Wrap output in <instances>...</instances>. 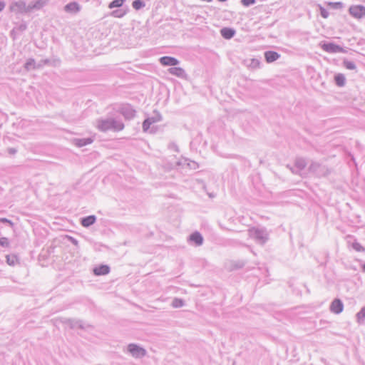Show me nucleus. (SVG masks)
Masks as SVG:
<instances>
[{"label":"nucleus","mask_w":365,"mask_h":365,"mask_svg":"<svg viewBox=\"0 0 365 365\" xmlns=\"http://www.w3.org/2000/svg\"><path fill=\"white\" fill-rule=\"evenodd\" d=\"M96 128L103 132H106L109 130L120 131L124 128V124L118 119L113 118L105 119L101 118L96 120Z\"/></svg>","instance_id":"1"},{"label":"nucleus","mask_w":365,"mask_h":365,"mask_svg":"<svg viewBox=\"0 0 365 365\" xmlns=\"http://www.w3.org/2000/svg\"><path fill=\"white\" fill-rule=\"evenodd\" d=\"M249 236L257 243L264 245L269 240V232L264 227H252L248 230Z\"/></svg>","instance_id":"2"},{"label":"nucleus","mask_w":365,"mask_h":365,"mask_svg":"<svg viewBox=\"0 0 365 365\" xmlns=\"http://www.w3.org/2000/svg\"><path fill=\"white\" fill-rule=\"evenodd\" d=\"M127 352L135 359H141L147 354V351L136 344H129L127 346Z\"/></svg>","instance_id":"3"},{"label":"nucleus","mask_w":365,"mask_h":365,"mask_svg":"<svg viewBox=\"0 0 365 365\" xmlns=\"http://www.w3.org/2000/svg\"><path fill=\"white\" fill-rule=\"evenodd\" d=\"M162 120V116L160 113L158 111H154L153 115L150 117L147 118L143 123V131L147 132L150 125L153 123L159 122Z\"/></svg>","instance_id":"4"},{"label":"nucleus","mask_w":365,"mask_h":365,"mask_svg":"<svg viewBox=\"0 0 365 365\" xmlns=\"http://www.w3.org/2000/svg\"><path fill=\"white\" fill-rule=\"evenodd\" d=\"M322 48L323 49V51L330 53L346 52L342 47L334 43H324L322 45Z\"/></svg>","instance_id":"5"},{"label":"nucleus","mask_w":365,"mask_h":365,"mask_svg":"<svg viewBox=\"0 0 365 365\" xmlns=\"http://www.w3.org/2000/svg\"><path fill=\"white\" fill-rule=\"evenodd\" d=\"M349 14L356 19H361L365 16V6L361 5L351 6L349 9Z\"/></svg>","instance_id":"6"},{"label":"nucleus","mask_w":365,"mask_h":365,"mask_svg":"<svg viewBox=\"0 0 365 365\" xmlns=\"http://www.w3.org/2000/svg\"><path fill=\"white\" fill-rule=\"evenodd\" d=\"M309 170L317 176L325 175L326 169L318 163H312L309 167Z\"/></svg>","instance_id":"7"},{"label":"nucleus","mask_w":365,"mask_h":365,"mask_svg":"<svg viewBox=\"0 0 365 365\" xmlns=\"http://www.w3.org/2000/svg\"><path fill=\"white\" fill-rule=\"evenodd\" d=\"M94 140V137L86 138H73L72 143L76 147L81 148L85 145L91 144Z\"/></svg>","instance_id":"8"},{"label":"nucleus","mask_w":365,"mask_h":365,"mask_svg":"<svg viewBox=\"0 0 365 365\" xmlns=\"http://www.w3.org/2000/svg\"><path fill=\"white\" fill-rule=\"evenodd\" d=\"M188 242L196 246H200L203 243V237L199 232H195L189 236Z\"/></svg>","instance_id":"9"},{"label":"nucleus","mask_w":365,"mask_h":365,"mask_svg":"<svg viewBox=\"0 0 365 365\" xmlns=\"http://www.w3.org/2000/svg\"><path fill=\"white\" fill-rule=\"evenodd\" d=\"M344 309L342 302L339 299H335L330 305V311L334 314H340Z\"/></svg>","instance_id":"10"},{"label":"nucleus","mask_w":365,"mask_h":365,"mask_svg":"<svg viewBox=\"0 0 365 365\" xmlns=\"http://www.w3.org/2000/svg\"><path fill=\"white\" fill-rule=\"evenodd\" d=\"M160 63L163 66H177L179 64V61L171 56H163L159 59Z\"/></svg>","instance_id":"11"},{"label":"nucleus","mask_w":365,"mask_h":365,"mask_svg":"<svg viewBox=\"0 0 365 365\" xmlns=\"http://www.w3.org/2000/svg\"><path fill=\"white\" fill-rule=\"evenodd\" d=\"M122 115L127 119L133 118L135 115V110L129 105H126L121 108Z\"/></svg>","instance_id":"12"},{"label":"nucleus","mask_w":365,"mask_h":365,"mask_svg":"<svg viewBox=\"0 0 365 365\" xmlns=\"http://www.w3.org/2000/svg\"><path fill=\"white\" fill-rule=\"evenodd\" d=\"M280 57V55L275 51H268L264 53V58L267 63H272L277 61Z\"/></svg>","instance_id":"13"},{"label":"nucleus","mask_w":365,"mask_h":365,"mask_svg":"<svg viewBox=\"0 0 365 365\" xmlns=\"http://www.w3.org/2000/svg\"><path fill=\"white\" fill-rule=\"evenodd\" d=\"M96 221V217L95 215H89L85 217H83L81 220V224L84 227H88L91 225H93Z\"/></svg>","instance_id":"14"},{"label":"nucleus","mask_w":365,"mask_h":365,"mask_svg":"<svg viewBox=\"0 0 365 365\" xmlns=\"http://www.w3.org/2000/svg\"><path fill=\"white\" fill-rule=\"evenodd\" d=\"M110 272V267L108 265L102 264L93 269V272L96 275H105Z\"/></svg>","instance_id":"15"},{"label":"nucleus","mask_w":365,"mask_h":365,"mask_svg":"<svg viewBox=\"0 0 365 365\" xmlns=\"http://www.w3.org/2000/svg\"><path fill=\"white\" fill-rule=\"evenodd\" d=\"M220 34L225 39H230L235 36V31L233 29L225 27L221 29Z\"/></svg>","instance_id":"16"},{"label":"nucleus","mask_w":365,"mask_h":365,"mask_svg":"<svg viewBox=\"0 0 365 365\" xmlns=\"http://www.w3.org/2000/svg\"><path fill=\"white\" fill-rule=\"evenodd\" d=\"M168 71L169 73L180 78H182L185 75L184 69L180 67H171Z\"/></svg>","instance_id":"17"},{"label":"nucleus","mask_w":365,"mask_h":365,"mask_svg":"<svg viewBox=\"0 0 365 365\" xmlns=\"http://www.w3.org/2000/svg\"><path fill=\"white\" fill-rule=\"evenodd\" d=\"M64 9L66 12L69 13H77L80 10V6L76 2H71L66 4L64 7Z\"/></svg>","instance_id":"18"},{"label":"nucleus","mask_w":365,"mask_h":365,"mask_svg":"<svg viewBox=\"0 0 365 365\" xmlns=\"http://www.w3.org/2000/svg\"><path fill=\"white\" fill-rule=\"evenodd\" d=\"M247 68L251 69H257L260 67V61L257 58H251L245 61Z\"/></svg>","instance_id":"19"},{"label":"nucleus","mask_w":365,"mask_h":365,"mask_svg":"<svg viewBox=\"0 0 365 365\" xmlns=\"http://www.w3.org/2000/svg\"><path fill=\"white\" fill-rule=\"evenodd\" d=\"M295 168L297 171L292 169V173H297L302 171L307 165L306 160L304 158H297L295 160Z\"/></svg>","instance_id":"20"},{"label":"nucleus","mask_w":365,"mask_h":365,"mask_svg":"<svg viewBox=\"0 0 365 365\" xmlns=\"http://www.w3.org/2000/svg\"><path fill=\"white\" fill-rule=\"evenodd\" d=\"M356 322L358 324H363L365 320V305L356 314Z\"/></svg>","instance_id":"21"},{"label":"nucleus","mask_w":365,"mask_h":365,"mask_svg":"<svg viewBox=\"0 0 365 365\" xmlns=\"http://www.w3.org/2000/svg\"><path fill=\"white\" fill-rule=\"evenodd\" d=\"M335 83L338 86H344L346 82L344 76L341 73L336 74L334 77Z\"/></svg>","instance_id":"22"},{"label":"nucleus","mask_w":365,"mask_h":365,"mask_svg":"<svg viewBox=\"0 0 365 365\" xmlns=\"http://www.w3.org/2000/svg\"><path fill=\"white\" fill-rule=\"evenodd\" d=\"M6 262L10 266H14L19 263V259L15 255H10L6 256Z\"/></svg>","instance_id":"23"},{"label":"nucleus","mask_w":365,"mask_h":365,"mask_svg":"<svg viewBox=\"0 0 365 365\" xmlns=\"http://www.w3.org/2000/svg\"><path fill=\"white\" fill-rule=\"evenodd\" d=\"M132 6L135 10H140L145 7V4L142 0H135L133 1Z\"/></svg>","instance_id":"24"},{"label":"nucleus","mask_w":365,"mask_h":365,"mask_svg":"<svg viewBox=\"0 0 365 365\" xmlns=\"http://www.w3.org/2000/svg\"><path fill=\"white\" fill-rule=\"evenodd\" d=\"M343 65L348 70H355L356 68L355 63L351 61L344 60Z\"/></svg>","instance_id":"25"},{"label":"nucleus","mask_w":365,"mask_h":365,"mask_svg":"<svg viewBox=\"0 0 365 365\" xmlns=\"http://www.w3.org/2000/svg\"><path fill=\"white\" fill-rule=\"evenodd\" d=\"M125 0H113L109 4L108 7L110 9L118 8L122 6Z\"/></svg>","instance_id":"26"},{"label":"nucleus","mask_w":365,"mask_h":365,"mask_svg":"<svg viewBox=\"0 0 365 365\" xmlns=\"http://www.w3.org/2000/svg\"><path fill=\"white\" fill-rule=\"evenodd\" d=\"M172 306L175 308H180L184 306V301L179 298H175L172 302Z\"/></svg>","instance_id":"27"},{"label":"nucleus","mask_w":365,"mask_h":365,"mask_svg":"<svg viewBox=\"0 0 365 365\" xmlns=\"http://www.w3.org/2000/svg\"><path fill=\"white\" fill-rule=\"evenodd\" d=\"M0 245L3 247H8L9 246V240L7 237H3L0 238Z\"/></svg>","instance_id":"28"},{"label":"nucleus","mask_w":365,"mask_h":365,"mask_svg":"<svg viewBox=\"0 0 365 365\" xmlns=\"http://www.w3.org/2000/svg\"><path fill=\"white\" fill-rule=\"evenodd\" d=\"M125 13L121 10H115L112 12V16L117 18L123 17Z\"/></svg>","instance_id":"29"},{"label":"nucleus","mask_w":365,"mask_h":365,"mask_svg":"<svg viewBox=\"0 0 365 365\" xmlns=\"http://www.w3.org/2000/svg\"><path fill=\"white\" fill-rule=\"evenodd\" d=\"M241 2L245 6H250L255 3V0H241Z\"/></svg>","instance_id":"30"},{"label":"nucleus","mask_w":365,"mask_h":365,"mask_svg":"<svg viewBox=\"0 0 365 365\" xmlns=\"http://www.w3.org/2000/svg\"><path fill=\"white\" fill-rule=\"evenodd\" d=\"M353 248L355 250L359 251V252L364 250L362 246L359 243H357V242L353 244Z\"/></svg>","instance_id":"31"},{"label":"nucleus","mask_w":365,"mask_h":365,"mask_svg":"<svg viewBox=\"0 0 365 365\" xmlns=\"http://www.w3.org/2000/svg\"><path fill=\"white\" fill-rule=\"evenodd\" d=\"M187 165L192 169H196L197 167V163L194 161H189L187 163Z\"/></svg>","instance_id":"32"},{"label":"nucleus","mask_w":365,"mask_h":365,"mask_svg":"<svg viewBox=\"0 0 365 365\" xmlns=\"http://www.w3.org/2000/svg\"><path fill=\"white\" fill-rule=\"evenodd\" d=\"M68 240L74 245H78V240L71 236H67Z\"/></svg>","instance_id":"33"},{"label":"nucleus","mask_w":365,"mask_h":365,"mask_svg":"<svg viewBox=\"0 0 365 365\" xmlns=\"http://www.w3.org/2000/svg\"><path fill=\"white\" fill-rule=\"evenodd\" d=\"M0 222H6L10 226H13L14 225V223L11 220H7L6 218H0Z\"/></svg>","instance_id":"34"},{"label":"nucleus","mask_w":365,"mask_h":365,"mask_svg":"<svg viewBox=\"0 0 365 365\" xmlns=\"http://www.w3.org/2000/svg\"><path fill=\"white\" fill-rule=\"evenodd\" d=\"M169 147L170 149L173 150L174 151L178 152V147L177 145H175L174 143H171V144H170Z\"/></svg>","instance_id":"35"},{"label":"nucleus","mask_w":365,"mask_h":365,"mask_svg":"<svg viewBox=\"0 0 365 365\" xmlns=\"http://www.w3.org/2000/svg\"><path fill=\"white\" fill-rule=\"evenodd\" d=\"M5 6V4L4 2L2 1H0V11L3 10V9L4 8Z\"/></svg>","instance_id":"36"},{"label":"nucleus","mask_w":365,"mask_h":365,"mask_svg":"<svg viewBox=\"0 0 365 365\" xmlns=\"http://www.w3.org/2000/svg\"><path fill=\"white\" fill-rule=\"evenodd\" d=\"M322 16L324 18H327V12L325 11H322Z\"/></svg>","instance_id":"37"},{"label":"nucleus","mask_w":365,"mask_h":365,"mask_svg":"<svg viewBox=\"0 0 365 365\" xmlns=\"http://www.w3.org/2000/svg\"><path fill=\"white\" fill-rule=\"evenodd\" d=\"M364 269H365V264H364Z\"/></svg>","instance_id":"38"},{"label":"nucleus","mask_w":365,"mask_h":365,"mask_svg":"<svg viewBox=\"0 0 365 365\" xmlns=\"http://www.w3.org/2000/svg\"><path fill=\"white\" fill-rule=\"evenodd\" d=\"M365 1V0H364Z\"/></svg>","instance_id":"39"}]
</instances>
